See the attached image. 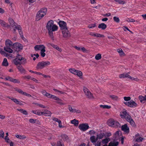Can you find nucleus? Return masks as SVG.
<instances>
[{
	"mask_svg": "<svg viewBox=\"0 0 146 146\" xmlns=\"http://www.w3.org/2000/svg\"><path fill=\"white\" fill-rule=\"evenodd\" d=\"M52 120L58 122V123L59 122V121H61V120L59 119H58L54 117L52 118Z\"/></svg>",
	"mask_w": 146,
	"mask_h": 146,
	"instance_id": "nucleus-55",
	"label": "nucleus"
},
{
	"mask_svg": "<svg viewBox=\"0 0 146 146\" xmlns=\"http://www.w3.org/2000/svg\"><path fill=\"white\" fill-rule=\"evenodd\" d=\"M41 92L42 94L44 96H45L46 94L47 93V92L45 90H43L41 91Z\"/></svg>",
	"mask_w": 146,
	"mask_h": 146,
	"instance_id": "nucleus-62",
	"label": "nucleus"
},
{
	"mask_svg": "<svg viewBox=\"0 0 146 146\" xmlns=\"http://www.w3.org/2000/svg\"><path fill=\"white\" fill-rule=\"evenodd\" d=\"M96 26L95 24H93L91 25H90L88 26V27L89 28H92L95 27Z\"/></svg>",
	"mask_w": 146,
	"mask_h": 146,
	"instance_id": "nucleus-51",
	"label": "nucleus"
},
{
	"mask_svg": "<svg viewBox=\"0 0 146 146\" xmlns=\"http://www.w3.org/2000/svg\"><path fill=\"white\" fill-rule=\"evenodd\" d=\"M62 31L63 36L64 37L66 38L70 36V34L67 28L64 30H62Z\"/></svg>",
	"mask_w": 146,
	"mask_h": 146,
	"instance_id": "nucleus-9",
	"label": "nucleus"
},
{
	"mask_svg": "<svg viewBox=\"0 0 146 146\" xmlns=\"http://www.w3.org/2000/svg\"><path fill=\"white\" fill-rule=\"evenodd\" d=\"M131 98L128 96V107L134 108L137 106V104L133 100H131Z\"/></svg>",
	"mask_w": 146,
	"mask_h": 146,
	"instance_id": "nucleus-7",
	"label": "nucleus"
},
{
	"mask_svg": "<svg viewBox=\"0 0 146 146\" xmlns=\"http://www.w3.org/2000/svg\"><path fill=\"white\" fill-rule=\"evenodd\" d=\"M12 79V78L9 76H7L5 78V79L6 80L9 81L11 82V81Z\"/></svg>",
	"mask_w": 146,
	"mask_h": 146,
	"instance_id": "nucleus-58",
	"label": "nucleus"
},
{
	"mask_svg": "<svg viewBox=\"0 0 146 146\" xmlns=\"http://www.w3.org/2000/svg\"><path fill=\"white\" fill-rule=\"evenodd\" d=\"M35 104L37 106H38L41 108H46V107L44 106L41 104H40L38 103H36Z\"/></svg>",
	"mask_w": 146,
	"mask_h": 146,
	"instance_id": "nucleus-53",
	"label": "nucleus"
},
{
	"mask_svg": "<svg viewBox=\"0 0 146 146\" xmlns=\"http://www.w3.org/2000/svg\"><path fill=\"white\" fill-rule=\"evenodd\" d=\"M83 90L84 93L87 97L90 99H94V97L93 96L92 94L88 88L85 87H84Z\"/></svg>",
	"mask_w": 146,
	"mask_h": 146,
	"instance_id": "nucleus-5",
	"label": "nucleus"
},
{
	"mask_svg": "<svg viewBox=\"0 0 146 146\" xmlns=\"http://www.w3.org/2000/svg\"><path fill=\"white\" fill-rule=\"evenodd\" d=\"M118 144L119 142L118 141L111 142L109 143L108 146H118Z\"/></svg>",
	"mask_w": 146,
	"mask_h": 146,
	"instance_id": "nucleus-23",
	"label": "nucleus"
},
{
	"mask_svg": "<svg viewBox=\"0 0 146 146\" xmlns=\"http://www.w3.org/2000/svg\"><path fill=\"white\" fill-rule=\"evenodd\" d=\"M113 19L115 22H117V23H119V20L118 17H114L113 18Z\"/></svg>",
	"mask_w": 146,
	"mask_h": 146,
	"instance_id": "nucleus-48",
	"label": "nucleus"
},
{
	"mask_svg": "<svg viewBox=\"0 0 146 146\" xmlns=\"http://www.w3.org/2000/svg\"><path fill=\"white\" fill-rule=\"evenodd\" d=\"M96 133V132L93 130H91L89 131V134L90 135H93L94 134Z\"/></svg>",
	"mask_w": 146,
	"mask_h": 146,
	"instance_id": "nucleus-60",
	"label": "nucleus"
},
{
	"mask_svg": "<svg viewBox=\"0 0 146 146\" xmlns=\"http://www.w3.org/2000/svg\"><path fill=\"white\" fill-rule=\"evenodd\" d=\"M110 141V138H106L102 140V142L103 144H106Z\"/></svg>",
	"mask_w": 146,
	"mask_h": 146,
	"instance_id": "nucleus-31",
	"label": "nucleus"
},
{
	"mask_svg": "<svg viewBox=\"0 0 146 146\" xmlns=\"http://www.w3.org/2000/svg\"><path fill=\"white\" fill-rule=\"evenodd\" d=\"M13 61L14 64L16 66L25 64L27 63L26 59L18 54L16 56L15 58L13 60Z\"/></svg>",
	"mask_w": 146,
	"mask_h": 146,
	"instance_id": "nucleus-2",
	"label": "nucleus"
},
{
	"mask_svg": "<svg viewBox=\"0 0 146 146\" xmlns=\"http://www.w3.org/2000/svg\"><path fill=\"white\" fill-rule=\"evenodd\" d=\"M76 73H75L74 75H76L79 77H80L82 76V73L81 71L76 70Z\"/></svg>",
	"mask_w": 146,
	"mask_h": 146,
	"instance_id": "nucleus-29",
	"label": "nucleus"
},
{
	"mask_svg": "<svg viewBox=\"0 0 146 146\" xmlns=\"http://www.w3.org/2000/svg\"><path fill=\"white\" fill-rule=\"evenodd\" d=\"M11 82L14 83H19L20 82V81L17 79H14L12 78Z\"/></svg>",
	"mask_w": 146,
	"mask_h": 146,
	"instance_id": "nucleus-43",
	"label": "nucleus"
},
{
	"mask_svg": "<svg viewBox=\"0 0 146 146\" xmlns=\"http://www.w3.org/2000/svg\"><path fill=\"white\" fill-rule=\"evenodd\" d=\"M101 54H98L96 55L95 58L96 60H99L101 58Z\"/></svg>",
	"mask_w": 146,
	"mask_h": 146,
	"instance_id": "nucleus-40",
	"label": "nucleus"
},
{
	"mask_svg": "<svg viewBox=\"0 0 146 146\" xmlns=\"http://www.w3.org/2000/svg\"><path fill=\"white\" fill-rule=\"evenodd\" d=\"M71 123L72 124H73L75 126L78 125L79 123V122L78 120H76L75 119H74L73 120L71 121Z\"/></svg>",
	"mask_w": 146,
	"mask_h": 146,
	"instance_id": "nucleus-24",
	"label": "nucleus"
},
{
	"mask_svg": "<svg viewBox=\"0 0 146 146\" xmlns=\"http://www.w3.org/2000/svg\"><path fill=\"white\" fill-rule=\"evenodd\" d=\"M139 98L140 102L142 103L143 101L146 100V95L144 97L142 96H139Z\"/></svg>",
	"mask_w": 146,
	"mask_h": 146,
	"instance_id": "nucleus-28",
	"label": "nucleus"
},
{
	"mask_svg": "<svg viewBox=\"0 0 146 146\" xmlns=\"http://www.w3.org/2000/svg\"><path fill=\"white\" fill-rule=\"evenodd\" d=\"M10 46H6L4 47V50L7 52L11 53L13 52V50L10 48Z\"/></svg>",
	"mask_w": 146,
	"mask_h": 146,
	"instance_id": "nucleus-20",
	"label": "nucleus"
},
{
	"mask_svg": "<svg viewBox=\"0 0 146 146\" xmlns=\"http://www.w3.org/2000/svg\"><path fill=\"white\" fill-rule=\"evenodd\" d=\"M50 98H52L54 100L57 101H60L61 100L60 99L58 98L57 97L51 94V96H50Z\"/></svg>",
	"mask_w": 146,
	"mask_h": 146,
	"instance_id": "nucleus-38",
	"label": "nucleus"
},
{
	"mask_svg": "<svg viewBox=\"0 0 146 146\" xmlns=\"http://www.w3.org/2000/svg\"><path fill=\"white\" fill-rule=\"evenodd\" d=\"M9 21L10 25L12 27H14L15 29L16 28V27H18V26L19 25H18L17 23L15 22L14 20L11 18H9Z\"/></svg>",
	"mask_w": 146,
	"mask_h": 146,
	"instance_id": "nucleus-10",
	"label": "nucleus"
},
{
	"mask_svg": "<svg viewBox=\"0 0 146 146\" xmlns=\"http://www.w3.org/2000/svg\"><path fill=\"white\" fill-rule=\"evenodd\" d=\"M45 47H44V48L42 49L40 51L41 55L42 57H44L45 55V53L44 52H45Z\"/></svg>",
	"mask_w": 146,
	"mask_h": 146,
	"instance_id": "nucleus-36",
	"label": "nucleus"
},
{
	"mask_svg": "<svg viewBox=\"0 0 146 146\" xmlns=\"http://www.w3.org/2000/svg\"><path fill=\"white\" fill-rule=\"evenodd\" d=\"M117 52H118V53H119V55L121 56H122L123 55L124 53L123 52V51L122 50V49H117Z\"/></svg>",
	"mask_w": 146,
	"mask_h": 146,
	"instance_id": "nucleus-42",
	"label": "nucleus"
},
{
	"mask_svg": "<svg viewBox=\"0 0 146 146\" xmlns=\"http://www.w3.org/2000/svg\"><path fill=\"white\" fill-rule=\"evenodd\" d=\"M115 120L113 119H110L108 121V125L111 127H113L114 126V123Z\"/></svg>",
	"mask_w": 146,
	"mask_h": 146,
	"instance_id": "nucleus-17",
	"label": "nucleus"
},
{
	"mask_svg": "<svg viewBox=\"0 0 146 146\" xmlns=\"http://www.w3.org/2000/svg\"><path fill=\"white\" fill-rule=\"evenodd\" d=\"M43 115L45 116H50L51 115V113L49 111L47 110H44V111L43 112Z\"/></svg>",
	"mask_w": 146,
	"mask_h": 146,
	"instance_id": "nucleus-19",
	"label": "nucleus"
},
{
	"mask_svg": "<svg viewBox=\"0 0 146 146\" xmlns=\"http://www.w3.org/2000/svg\"><path fill=\"white\" fill-rule=\"evenodd\" d=\"M47 9L44 8L40 9L37 13L36 16V20L38 21L45 15L47 12Z\"/></svg>",
	"mask_w": 146,
	"mask_h": 146,
	"instance_id": "nucleus-3",
	"label": "nucleus"
},
{
	"mask_svg": "<svg viewBox=\"0 0 146 146\" xmlns=\"http://www.w3.org/2000/svg\"><path fill=\"white\" fill-rule=\"evenodd\" d=\"M51 94L47 92L46 93V94L45 96L46 97H47L48 98H51L50 96H51Z\"/></svg>",
	"mask_w": 146,
	"mask_h": 146,
	"instance_id": "nucleus-63",
	"label": "nucleus"
},
{
	"mask_svg": "<svg viewBox=\"0 0 146 146\" xmlns=\"http://www.w3.org/2000/svg\"><path fill=\"white\" fill-rule=\"evenodd\" d=\"M53 90L54 91L57 92L58 93V94H63L64 93V92H63L62 91H61L58 90L56 89H54Z\"/></svg>",
	"mask_w": 146,
	"mask_h": 146,
	"instance_id": "nucleus-46",
	"label": "nucleus"
},
{
	"mask_svg": "<svg viewBox=\"0 0 146 146\" xmlns=\"http://www.w3.org/2000/svg\"><path fill=\"white\" fill-rule=\"evenodd\" d=\"M100 107L104 109H109L111 108V107L110 106H108L107 105H100Z\"/></svg>",
	"mask_w": 146,
	"mask_h": 146,
	"instance_id": "nucleus-37",
	"label": "nucleus"
},
{
	"mask_svg": "<svg viewBox=\"0 0 146 146\" xmlns=\"http://www.w3.org/2000/svg\"><path fill=\"white\" fill-rule=\"evenodd\" d=\"M46 27L49 36L52 40H54L53 32L57 31L58 29V26L54 24L53 21L50 20L48 22Z\"/></svg>",
	"mask_w": 146,
	"mask_h": 146,
	"instance_id": "nucleus-1",
	"label": "nucleus"
},
{
	"mask_svg": "<svg viewBox=\"0 0 146 146\" xmlns=\"http://www.w3.org/2000/svg\"><path fill=\"white\" fill-rule=\"evenodd\" d=\"M131 80H134L137 81V78H135L133 77L130 76L129 75H128V79Z\"/></svg>",
	"mask_w": 146,
	"mask_h": 146,
	"instance_id": "nucleus-47",
	"label": "nucleus"
},
{
	"mask_svg": "<svg viewBox=\"0 0 146 146\" xmlns=\"http://www.w3.org/2000/svg\"><path fill=\"white\" fill-rule=\"evenodd\" d=\"M121 129L124 132H127L128 131V127L127 124H125L122 125L121 127Z\"/></svg>",
	"mask_w": 146,
	"mask_h": 146,
	"instance_id": "nucleus-25",
	"label": "nucleus"
},
{
	"mask_svg": "<svg viewBox=\"0 0 146 146\" xmlns=\"http://www.w3.org/2000/svg\"><path fill=\"white\" fill-rule=\"evenodd\" d=\"M0 24L3 27H8L10 26V25L7 24L4 21L0 19Z\"/></svg>",
	"mask_w": 146,
	"mask_h": 146,
	"instance_id": "nucleus-16",
	"label": "nucleus"
},
{
	"mask_svg": "<svg viewBox=\"0 0 146 146\" xmlns=\"http://www.w3.org/2000/svg\"><path fill=\"white\" fill-rule=\"evenodd\" d=\"M127 115V112L125 109H123V110L120 112V115L122 118H125L127 121L126 117Z\"/></svg>",
	"mask_w": 146,
	"mask_h": 146,
	"instance_id": "nucleus-11",
	"label": "nucleus"
},
{
	"mask_svg": "<svg viewBox=\"0 0 146 146\" xmlns=\"http://www.w3.org/2000/svg\"><path fill=\"white\" fill-rule=\"evenodd\" d=\"M62 139L64 141H65L68 139V136L66 135L62 134L61 135Z\"/></svg>",
	"mask_w": 146,
	"mask_h": 146,
	"instance_id": "nucleus-39",
	"label": "nucleus"
},
{
	"mask_svg": "<svg viewBox=\"0 0 146 146\" xmlns=\"http://www.w3.org/2000/svg\"><path fill=\"white\" fill-rule=\"evenodd\" d=\"M17 110L19 111L20 112L23 113V114L27 115L28 114L27 112L25 110H24L23 109H17Z\"/></svg>",
	"mask_w": 146,
	"mask_h": 146,
	"instance_id": "nucleus-35",
	"label": "nucleus"
},
{
	"mask_svg": "<svg viewBox=\"0 0 146 146\" xmlns=\"http://www.w3.org/2000/svg\"><path fill=\"white\" fill-rule=\"evenodd\" d=\"M57 146H64L63 144H62L60 141H58L57 142Z\"/></svg>",
	"mask_w": 146,
	"mask_h": 146,
	"instance_id": "nucleus-54",
	"label": "nucleus"
},
{
	"mask_svg": "<svg viewBox=\"0 0 146 146\" xmlns=\"http://www.w3.org/2000/svg\"><path fill=\"white\" fill-rule=\"evenodd\" d=\"M58 24L61 30H64L67 28L66 23L64 21H59Z\"/></svg>",
	"mask_w": 146,
	"mask_h": 146,
	"instance_id": "nucleus-8",
	"label": "nucleus"
},
{
	"mask_svg": "<svg viewBox=\"0 0 146 146\" xmlns=\"http://www.w3.org/2000/svg\"><path fill=\"white\" fill-rule=\"evenodd\" d=\"M104 135V133H101L96 135V137L98 139H101L103 138Z\"/></svg>",
	"mask_w": 146,
	"mask_h": 146,
	"instance_id": "nucleus-27",
	"label": "nucleus"
},
{
	"mask_svg": "<svg viewBox=\"0 0 146 146\" xmlns=\"http://www.w3.org/2000/svg\"><path fill=\"white\" fill-rule=\"evenodd\" d=\"M68 109L69 111L71 112H73L74 111V109H73L71 106H69Z\"/></svg>",
	"mask_w": 146,
	"mask_h": 146,
	"instance_id": "nucleus-59",
	"label": "nucleus"
},
{
	"mask_svg": "<svg viewBox=\"0 0 146 146\" xmlns=\"http://www.w3.org/2000/svg\"><path fill=\"white\" fill-rule=\"evenodd\" d=\"M98 27L102 30H104L106 28L107 25L104 23H102L99 25Z\"/></svg>",
	"mask_w": 146,
	"mask_h": 146,
	"instance_id": "nucleus-21",
	"label": "nucleus"
},
{
	"mask_svg": "<svg viewBox=\"0 0 146 146\" xmlns=\"http://www.w3.org/2000/svg\"><path fill=\"white\" fill-rule=\"evenodd\" d=\"M90 140L91 142L94 143H95L97 141L98 139L95 136H92L90 137Z\"/></svg>",
	"mask_w": 146,
	"mask_h": 146,
	"instance_id": "nucleus-18",
	"label": "nucleus"
},
{
	"mask_svg": "<svg viewBox=\"0 0 146 146\" xmlns=\"http://www.w3.org/2000/svg\"><path fill=\"white\" fill-rule=\"evenodd\" d=\"M16 137L19 139H24L26 138V137L24 135H16Z\"/></svg>",
	"mask_w": 146,
	"mask_h": 146,
	"instance_id": "nucleus-33",
	"label": "nucleus"
},
{
	"mask_svg": "<svg viewBox=\"0 0 146 146\" xmlns=\"http://www.w3.org/2000/svg\"><path fill=\"white\" fill-rule=\"evenodd\" d=\"M8 98L13 101L16 104H19V101L17 99L14 98L13 97L10 98L9 97H8Z\"/></svg>",
	"mask_w": 146,
	"mask_h": 146,
	"instance_id": "nucleus-32",
	"label": "nucleus"
},
{
	"mask_svg": "<svg viewBox=\"0 0 146 146\" xmlns=\"http://www.w3.org/2000/svg\"><path fill=\"white\" fill-rule=\"evenodd\" d=\"M110 97H111V98L113 99H114L115 100H116L117 99V97L116 96H115L114 95H113L110 96Z\"/></svg>",
	"mask_w": 146,
	"mask_h": 146,
	"instance_id": "nucleus-61",
	"label": "nucleus"
},
{
	"mask_svg": "<svg viewBox=\"0 0 146 146\" xmlns=\"http://www.w3.org/2000/svg\"><path fill=\"white\" fill-rule=\"evenodd\" d=\"M143 139V138L139 137L136 138V141L137 142H140L142 141Z\"/></svg>",
	"mask_w": 146,
	"mask_h": 146,
	"instance_id": "nucleus-45",
	"label": "nucleus"
},
{
	"mask_svg": "<svg viewBox=\"0 0 146 146\" xmlns=\"http://www.w3.org/2000/svg\"><path fill=\"white\" fill-rule=\"evenodd\" d=\"M76 69L74 68H70L69 69V71L72 73L75 74V73H76Z\"/></svg>",
	"mask_w": 146,
	"mask_h": 146,
	"instance_id": "nucleus-44",
	"label": "nucleus"
},
{
	"mask_svg": "<svg viewBox=\"0 0 146 146\" xmlns=\"http://www.w3.org/2000/svg\"><path fill=\"white\" fill-rule=\"evenodd\" d=\"M4 133L3 130L0 131V137H3L4 136Z\"/></svg>",
	"mask_w": 146,
	"mask_h": 146,
	"instance_id": "nucleus-56",
	"label": "nucleus"
},
{
	"mask_svg": "<svg viewBox=\"0 0 146 146\" xmlns=\"http://www.w3.org/2000/svg\"><path fill=\"white\" fill-rule=\"evenodd\" d=\"M73 112L80 113L81 112V111L79 110L74 109V111Z\"/></svg>",
	"mask_w": 146,
	"mask_h": 146,
	"instance_id": "nucleus-57",
	"label": "nucleus"
},
{
	"mask_svg": "<svg viewBox=\"0 0 146 146\" xmlns=\"http://www.w3.org/2000/svg\"><path fill=\"white\" fill-rule=\"evenodd\" d=\"M128 77L127 73H123L119 75V77L120 78H124Z\"/></svg>",
	"mask_w": 146,
	"mask_h": 146,
	"instance_id": "nucleus-26",
	"label": "nucleus"
},
{
	"mask_svg": "<svg viewBox=\"0 0 146 146\" xmlns=\"http://www.w3.org/2000/svg\"><path fill=\"white\" fill-rule=\"evenodd\" d=\"M44 47H45L43 45H36L35 46L34 48L35 51L41 50L42 49L44 48Z\"/></svg>",
	"mask_w": 146,
	"mask_h": 146,
	"instance_id": "nucleus-15",
	"label": "nucleus"
},
{
	"mask_svg": "<svg viewBox=\"0 0 146 146\" xmlns=\"http://www.w3.org/2000/svg\"><path fill=\"white\" fill-rule=\"evenodd\" d=\"M128 122L132 127H135L136 125L133 120L131 118V116L128 115Z\"/></svg>",
	"mask_w": 146,
	"mask_h": 146,
	"instance_id": "nucleus-13",
	"label": "nucleus"
},
{
	"mask_svg": "<svg viewBox=\"0 0 146 146\" xmlns=\"http://www.w3.org/2000/svg\"><path fill=\"white\" fill-rule=\"evenodd\" d=\"M114 126L113 127L115 128L118 127L120 126V125L119 123L117 121H115L114 123Z\"/></svg>",
	"mask_w": 146,
	"mask_h": 146,
	"instance_id": "nucleus-34",
	"label": "nucleus"
},
{
	"mask_svg": "<svg viewBox=\"0 0 146 146\" xmlns=\"http://www.w3.org/2000/svg\"><path fill=\"white\" fill-rule=\"evenodd\" d=\"M50 64V62L48 61L40 62L38 63L36 68L38 69H42L44 67L49 65Z\"/></svg>",
	"mask_w": 146,
	"mask_h": 146,
	"instance_id": "nucleus-4",
	"label": "nucleus"
},
{
	"mask_svg": "<svg viewBox=\"0 0 146 146\" xmlns=\"http://www.w3.org/2000/svg\"><path fill=\"white\" fill-rule=\"evenodd\" d=\"M17 68L19 71L21 73H25L26 72L25 70L23 68V67L21 65H17Z\"/></svg>",
	"mask_w": 146,
	"mask_h": 146,
	"instance_id": "nucleus-12",
	"label": "nucleus"
},
{
	"mask_svg": "<svg viewBox=\"0 0 146 146\" xmlns=\"http://www.w3.org/2000/svg\"><path fill=\"white\" fill-rule=\"evenodd\" d=\"M15 29L18 30L19 34L20 35L21 37L22 38H24L23 33L22 31V28L20 25H19L18 27H16Z\"/></svg>",
	"mask_w": 146,
	"mask_h": 146,
	"instance_id": "nucleus-14",
	"label": "nucleus"
},
{
	"mask_svg": "<svg viewBox=\"0 0 146 146\" xmlns=\"http://www.w3.org/2000/svg\"><path fill=\"white\" fill-rule=\"evenodd\" d=\"M95 35V36H96L98 37H104V35L97 33H96Z\"/></svg>",
	"mask_w": 146,
	"mask_h": 146,
	"instance_id": "nucleus-52",
	"label": "nucleus"
},
{
	"mask_svg": "<svg viewBox=\"0 0 146 146\" xmlns=\"http://www.w3.org/2000/svg\"><path fill=\"white\" fill-rule=\"evenodd\" d=\"M36 119H30L29 120V121L30 123H35L36 122Z\"/></svg>",
	"mask_w": 146,
	"mask_h": 146,
	"instance_id": "nucleus-49",
	"label": "nucleus"
},
{
	"mask_svg": "<svg viewBox=\"0 0 146 146\" xmlns=\"http://www.w3.org/2000/svg\"><path fill=\"white\" fill-rule=\"evenodd\" d=\"M2 64L3 66H7L8 65V63L7 61V60L6 58H4L2 62Z\"/></svg>",
	"mask_w": 146,
	"mask_h": 146,
	"instance_id": "nucleus-30",
	"label": "nucleus"
},
{
	"mask_svg": "<svg viewBox=\"0 0 146 146\" xmlns=\"http://www.w3.org/2000/svg\"><path fill=\"white\" fill-rule=\"evenodd\" d=\"M79 128L82 131H85L89 128V127L87 123L80 124L78 126Z\"/></svg>",
	"mask_w": 146,
	"mask_h": 146,
	"instance_id": "nucleus-6",
	"label": "nucleus"
},
{
	"mask_svg": "<svg viewBox=\"0 0 146 146\" xmlns=\"http://www.w3.org/2000/svg\"><path fill=\"white\" fill-rule=\"evenodd\" d=\"M114 1L118 3L119 4H123L124 2L123 1L121 0H114Z\"/></svg>",
	"mask_w": 146,
	"mask_h": 146,
	"instance_id": "nucleus-50",
	"label": "nucleus"
},
{
	"mask_svg": "<svg viewBox=\"0 0 146 146\" xmlns=\"http://www.w3.org/2000/svg\"><path fill=\"white\" fill-rule=\"evenodd\" d=\"M101 142L98 141L97 143L95 144V146H100Z\"/></svg>",
	"mask_w": 146,
	"mask_h": 146,
	"instance_id": "nucleus-64",
	"label": "nucleus"
},
{
	"mask_svg": "<svg viewBox=\"0 0 146 146\" xmlns=\"http://www.w3.org/2000/svg\"><path fill=\"white\" fill-rule=\"evenodd\" d=\"M5 43L6 46H11L13 45V43L9 39L6 40Z\"/></svg>",
	"mask_w": 146,
	"mask_h": 146,
	"instance_id": "nucleus-22",
	"label": "nucleus"
},
{
	"mask_svg": "<svg viewBox=\"0 0 146 146\" xmlns=\"http://www.w3.org/2000/svg\"><path fill=\"white\" fill-rule=\"evenodd\" d=\"M16 47L17 48L19 49L22 50L23 49V46L21 44L19 43H17L16 44Z\"/></svg>",
	"mask_w": 146,
	"mask_h": 146,
	"instance_id": "nucleus-41",
	"label": "nucleus"
}]
</instances>
